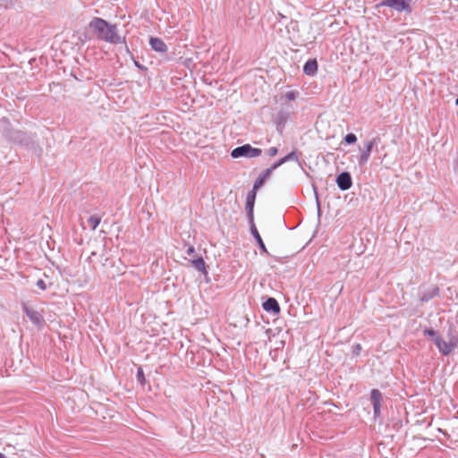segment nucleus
<instances>
[{
	"mask_svg": "<svg viewBox=\"0 0 458 458\" xmlns=\"http://www.w3.org/2000/svg\"><path fill=\"white\" fill-rule=\"evenodd\" d=\"M315 195H316V203H317V212H318V216L319 217L321 216L320 201H319L318 193L316 191H315Z\"/></svg>",
	"mask_w": 458,
	"mask_h": 458,
	"instance_id": "29",
	"label": "nucleus"
},
{
	"mask_svg": "<svg viewBox=\"0 0 458 458\" xmlns=\"http://www.w3.org/2000/svg\"><path fill=\"white\" fill-rule=\"evenodd\" d=\"M22 310L30 322L38 329H42L45 327L46 321L41 312L32 309L25 303L22 304Z\"/></svg>",
	"mask_w": 458,
	"mask_h": 458,
	"instance_id": "5",
	"label": "nucleus"
},
{
	"mask_svg": "<svg viewBox=\"0 0 458 458\" xmlns=\"http://www.w3.org/2000/svg\"><path fill=\"white\" fill-rule=\"evenodd\" d=\"M256 191H254V189L252 188V190L250 191L247 194L245 209L248 222L254 221V205L256 200Z\"/></svg>",
	"mask_w": 458,
	"mask_h": 458,
	"instance_id": "11",
	"label": "nucleus"
},
{
	"mask_svg": "<svg viewBox=\"0 0 458 458\" xmlns=\"http://www.w3.org/2000/svg\"><path fill=\"white\" fill-rule=\"evenodd\" d=\"M3 136L8 142L22 147L37 156L43 152L37 133L7 126L3 131Z\"/></svg>",
	"mask_w": 458,
	"mask_h": 458,
	"instance_id": "1",
	"label": "nucleus"
},
{
	"mask_svg": "<svg viewBox=\"0 0 458 458\" xmlns=\"http://www.w3.org/2000/svg\"><path fill=\"white\" fill-rule=\"evenodd\" d=\"M411 0H382L378 3L376 7L379 8L386 6L394 9L397 12H407L411 13Z\"/></svg>",
	"mask_w": 458,
	"mask_h": 458,
	"instance_id": "4",
	"label": "nucleus"
},
{
	"mask_svg": "<svg viewBox=\"0 0 458 458\" xmlns=\"http://www.w3.org/2000/svg\"><path fill=\"white\" fill-rule=\"evenodd\" d=\"M186 253H187L188 255H190V256H191V255H193V254L195 253V248H194V246L190 245V246L188 247L187 250H186Z\"/></svg>",
	"mask_w": 458,
	"mask_h": 458,
	"instance_id": "30",
	"label": "nucleus"
},
{
	"mask_svg": "<svg viewBox=\"0 0 458 458\" xmlns=\"http://www.w3.org/2000/svg\"><path fill=\"white\" fill-rule=\"evenodd\" d=\"M13 4V0H0V7L8 8Z\"/></svg>",
	"mask_w": 458,
	"mask_h": 458,
	"instance_id": "25",
	"label": "nucleus"
},
{
	"mask_svg": "<svg viewBox=\"0 0 458 458\" xmlns=\"http://www.w3.org/2000/svg\"><path fill=\"white\" fill-rule=\"evenodd\" d=\"M274 170L272 169V167H268L267 169H265L259 176L258 178L255 180L254 183H253V189L254 191H258L260 187H262L264 185V183L266 182V181L267 180V178L271 175L272 172Z\"/></svg>",
	"mask_w": 458,
	"mask_h": 458,
	"instance_id": "16",
	"label": "nucleus"
},
{
	"mask_svg": "<svg viewBox=\"0 0 458 458\" xmlns=\"http://www.w3.org/2000/svg\"><path fill=\"white\" fill-rule=\"evenodd\" d=\"M262 153L261 148H253L250 144H243L242 146L234 148L231 151V157L233 158H240V157H256L260 156Z\"/></svg>",
	"mask_w": 458,
	"mask_h": 458,
	"instance_id": "3",
	"label": "nucleus"
},
{
	"mask_svg": "<svg viewBox=\"0 0 458 458\" xmlns=\"http://www.w3.org/2000/svg\"><path fill=\"white\" fill-rule=\"evenodd\" d=\"M361 349L362 348H361V345L360 344H355L352 346V354L354 356H358L360 353Z\"/></svg>",
	"mask_w": 458,
	"mask_h": 458,
	"instance_id": "26",
	"label": "nucleus"
},
{
	"mask_svg": "<svg viewBox=\"0 0 458 458\" xmlns=\"http://www.w3.org/2000/svg\"><path fill=\"white\" fill-rule=\"evenodd\" d=\"M89 29L96 33L99 40L116 45L125 44V38L118 34V28L100 17H94L89 23Z\"/></svg>",
	"mask_w": 458,
	"mask_h": 458,
	"instance_id": "2",
	"label": "nucleus"
},
{
	"mask_svg": "<svg viewBox=\"0 0 458 458\" xmlns=\"http://www.w3.org/2000/svg\"><path fill=\"white\" fill-rule=\"evenodd\" d=\"M452 337H457L454 333H453V330L452 329H449L448 330V333H447V338H448V341H450V339Z\"/></svg>",
	"mask_w": 458,
	"mask_h": 458,
	"instance_id": "31",
	"label": "nucleus"
},
{
	"mask_svg": "<svg viewBox=\"0 0 458 458\" xmlns=\"http://www.w3.org/2000/svg\"><path fill=\"white\" fill-rule=\"evenodd\" d=\"M318 61L316 59H309L303 65V72L307 76H315L318 73Z\"/></svg>",
	"mask_w": 458,
	"mask_h": 458,
	"instance_id": "17",
	"label": "nucleus"
},
{
	"mask_svg": "<svg viewBox=\"0 0 458 458\" xmlns=\"http://www.w3.org/2000/svg\"><path fill=\"white\" fill-rule=\"evenodd\" d=\"M36 285L42 291L47 289V284L43 279H38L36 283Z\"/></svg>",
	"mask_w": 458,
	"mask_h": 458,
	"instance_id": "27",
	"label": "nucleus"
},
{
	"mask_svg": "<svg viewBox=\"0 0 458 458\" xmlns=\"http://www.w3.org/2000/svg\"><path fill=\"white\" fill-rule=\"evenodd\" d=\"M438 294H439V288H438V286L435 285L434 287H432V289L421 293L420 295V301L422 303H425V302L429 301L431 299L437 296Z\"/></svg>",
	"mask_w": 458,
	"mask_h": 458,
	"instance_id": "18",
	"label": "nucleus"
},
{
	"mask_svg": "<svg viewBox=\"0 0 458 458\" xmlns=\"http://www.w3.org/2000/svg\"><path fill=\"white\" fill-rule=\"evenodd\" d=\"M298 96L299 92L297 90H291L285 93V98L289 101L295 100L298 98Z\"/></svg>",
	"mask_w": 458,
	"mask_h": 458,
	"instance_id": "24",
	"label": "nucleus"
},
{
	"mask_svg": "<svg viewBox=\"0 0 458 458\" xmlns=\"http://www.w3.org/2000/svg\"><path fill=\"white\" fill-rule=\"evenodd\" d=\"M299 156H300V154L297 150H293L290 153H288L287 155H285L284 157H283L279 158L277 161H276L271 165V167L273 170H276V168H278L282 165L285 164L286 162L299 161Z\"/></svg>",
	"mask_w": 458,
	"mask_h": 458,
	"instance_id": "15",
	"label": "nucleus"
},
{
	"mask_svg": "<svg viewBox=\"0 0 458 458\" xmlns=\"http://www.w3.org/2000/svg\"><path fill=\"white\" fill-rule=\"evenodd\" d=\"M382 399V394L378 389L374 388L370 391V402L373 406V418L375 420L379 419L381 416Z\"/></svg>",
	"mask_w": 458,
	"mask_h": 458,
	"instance_id": "9",
	"label": "nucleus"
},
{
	"mask_svg": "<svg viewBox=\"0 0 458 458\" xmlns=\"http://www.w3.org/2000/svg\"><path fill=\"white\" fill-rule=\"evenodd\" d=\"M379 142H380V138L379 137H374L373 139H371L370 140H368L365 143V146L360 150L361 152H360V157L358 158V162H359V165L360 166H363L364 165L367 164V162L369 159V157H370V154H371V151H372L373 148L375 146H377Z\"/></svg>",
	"mask_w": 458,
	"mask_h": 458,
	"instance_id": "8",
	"label": "nucleus"
},
{
	"mask_svg": "<svg viewBox=\"0 0 458 458\" xmlns=\"http://www.w3.org/2000/svg\"><path fill=\"white\" fill-rule=\"evenodd\" d=\"M291 113L288 110L281 109L275 115H273V123L276 126V131L283 134L285 125L289 121Z\"/></svg>",
	"mask_w": 458,
	"mask_h": 458,
	"instance_id": "7",
	"label": "nucleus"
},
{
	"mask_svg": "<svg viewBox=\"0 0 458 458\" xmlns=\"http://www.w3.org/2000/svg\"><path fill=\"white\" fill-rule=\"evenodd\" d=\"M435 345L442 355L447 356L457 347L458 337H452L447 342L441 337L435 343Z\"/></svg>",
	"mask_w": 458,
	"mask_h": 458,
	"instance_id": "6",
	"label": "nucleus"
},
{
	"mask_svg": "<svg viewBox=\"0 0 458 458\" xmlns=\"http://www.w3.org/2000/svg\"><path fill=\"white\" fill-rule=\"evenodd\" d=\"M278 153V148L276 147H271L267 149V155L269 157H275Z\"/></svg>",
	"mask_w": 458,
	"mask_h": 458,
	"instance_id": "28",
	"label": "nucleus"
},
{
	"mask_svg": "<svg viewBox=\"0 0 458 458\" xmlns=\"http://www.w3.org/2000/svg\"><path fill=\"white\" fill-rule=\"evenodd\" d=\"M423 335L425 336H428L432 342L435 344L439 338H441V335L437 332L435 329L431 327H427L423 330Z\"/></svg>",
	"mask_w": 458,
	"mask_h": 458,
	"instance_id": "20",
	"label": "nucleus"
},
{
	"mask_svg": "<svg viewBox=\"0 0 458 458\" xmlns=\"http://www.w3.org/2000/svg\"><path fill=\"white\" fill-rule=\"evenodd\" d=\"M191 264L198 271L201 272L203 275H207L208 271L206 268V263L202 257H198L196 259H191Z\"/></svg>",
	"mask_w": 458,
	"mask_h": 458,
	"instance_id": "19",
	"label": "nucleus"
},
{
	"mask_svg": "<svg viewBox=\"0 0 458 458\" xmlns=\"http://www.w3.org/2000/svg\"><path fill=\"white\" fill-rule=\"evenodd\" d=\"M0 458H7L4 454L0 453Z\"/></svg>",
	"mask_w": 458,
	"mask_h": 458,
	"instance_id": "33",
	"label": "nucleus"
},
{
	"mask_svg": "<svg viewBox=\"0 0 458 458\" xmlns=\"http://www.w3.org/2000/svg\"><path fill=\"white\" fill-rule=\"evenodd\" d=\"M136 378H137V381L141 386H144L146 384V377H145V375H144L143 369L141 367H139L137 369Z\"/></svg>",
	"mask_w": 458,
	"mask_h": 458,
	"instance_id": "22",
	"label": "nucleus"
},
{
	"mask_svg": "<svg viewBox=\"0 0 458 458\" xmlns=\"http://www.w3.org/2000/svg\"><path fill=\"white\" fill-rule=\"evenodd\" d=\"M135 65H136L139 69H140V70L145 69V68H144V66H143V65H141V64H140V63H138V62H135Z\"/></svg>",
	"mask_w": 458,
	"mask_h": 458,
	"instance_id": "32",
	"label": "nucleus"
},
{
	"mask_svg": "<svg viewBox=\"0 0 458 458\" xmlns=\"http://www.w3.org/2000/svg\"><path fill=\"white\" fill-rule=\"evenodd\" d=\"M335 183L341 191H348L352 186V179L351 174L347 171L341 172L336 175Z\"/></svg>",
	"mask_w": 458,
	"mask_h": 458,
	"instance_id": "10",
	"label": "nucleus"
},
{
	"mask_svg": "<svg viewBox=\"0 0 458 458\" xmlns=\"http://www.w3.org/2000/svg\"><path fill=\"white\" fill-rule=\"evenodd\" d=\"M262 308L265 311L274 316L278 315L281 310L278 301L274 297H267L262 302Z\"/></svg>",
	"mask_w": 458,
	"mask_h": 458,
	"instance_id": "12",
	"label": "nucleus"
},
{
	"mask_svg": "<svg viewBox=\"0 0 458 458\" xmlns=\"http://www.w3.org/2000/svg\"><path fill=\"white\" fill-rule=\"evenodd\" d=\"M148 43L149 46L151 47V49L155 52L165 54L168 50L166 44L159 38L150 37Z\"/></svg>",
	"mask_w": 458,
	"mask_h": 458,
	"instance_id": "14",
	"label": "nucleus"
},
{
	"mask_svg": "<svg viewBox=\"0 0 458 458\" xmlns=\"http://www.w3.org/2000/svg\"><path fill=\"white\" fill-rule=\"evenodd\" d=\"M249 225H250V232L251 235L253 236V238L255 239V241L260 250V252L262 254H268L267 247H266V245L257 229V227H256L255 222L250 221V222H249Z\"/></svg>",
	"mask_w": 458,
	"mask_h": 458,
	"instance_id": "13",
	"label": "nucleus"
},
{
	"mask_svg": "<svg viewBox=\"0 0 458 458\" xmlns=\"http://www.w3.org/2000/svg\"><path fill=\"white\" fill-rule=\"evenodd\" d=\"M100 222H101V217L97 215H93V216H89V218L88 219V224L91 227L92 230H95L98 226Z\"/></svg>",
	"mask_w": 458,
	"mask_h": 458,
	"instance_id": "21",
	"label": "nucleus"
},
{
	"mask_svg": "<svg viewBox=\"0 0 458 458\" xmlns=\"http://www.w3.org/2000/svg\"><path fill=\"white\" fill-rule=\"evenodd\" d=\"M344 141L347 145L354 144L357 141V136L352 132L347 133L344 138Z\"/></svg>",
	"mask_w": 458,
	"mask_h": 458,
	"instance_id": "23",
	"label": "nucleus"
}]
</instances>
